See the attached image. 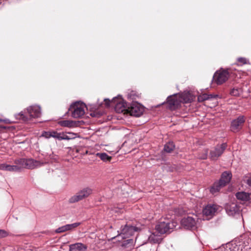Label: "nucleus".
Masks as SVG:
<instances>
[{
	"mask_svg": "<svg viewBox=\"0 0 251 251\" xmlns=\"http://www.w3.org/2000/svg\"><path fill=\"white\" fill-rule=\"evenodd\" d=\"M176 226V223L169 219H161L155 226L156 232L160 234L170 233Z\"/></svg>",
	"mask_w": 251,
	"mask_h": 251,
	"instance_id": "1",
	"label": "nucleus"
},
{
	"mask_svg": "<svg viewBox=\"0 0 251 251\" xmlns=\"http://www.w3.org/2000/svg\"><path fill=\"white\" fill-rule=\"evenodd\" d=\"M105 104L107 106H109L110 104L114 105L115 111L117 113H122L123 112H127V107L126 103L124 101L122 98L118 97L113 99L110 101L109 99H104Z\"/></svg>",
	"mask_w": 251,
	"mask_h": 251,
	"instance_id": "2",
	"label": "nucleus"
},
{
	"mask_svg": "<svg viewBox=\"0 0 251 251\" xmlns=\"http://www.w3.org/2000/svg\"><path fill=\"white\" fill-rule=\"evenodd\" d=\"M93 193V190L90 187H84L78 191L69 200L70 203H73L86 199Z\"/></svg>",
	"mask_w": 251,
	"mask_h": 251,
	"instance_id": "3",
	"label": "nucleus"
},
{
	"mask_svg": "<svg viewBox=\"0 0 251 251\" xmlns=\"http://www.w3.org/2000/svg\"><path fill=\"white\" fill-rule=\"evenodd\" d=\"M42 164L43 163L32 159H25L22 158L17 161V170L21 168L33 169L41 166Z\"/></svg>",
	"mask_w": 251,
	"mask_h": 251,
	"instance_id": "4",
	"label": "nucleus"
},
{
	"mask_svg": "<svg viewBox=\"0 0 251 251\" xmlns=\"http://www.w3.org/2000/svg\"><path fill=\"white\" fill-rule=\"evenodd\" d=\"M86 108L83 102L77 101L72 104L69 110L71 111L73 118H79L84 115Z\"/></svg>",
	"mask_w": 251,
	"mask_h": 251,
	"instance_id": "5",
	"label": "nucleus"
},
{
	"mask_svg": "<svg viewBox=\"0 0 251 251\" xmlns=\"http://www.w3.org/2000/svg\"><path fill=\"white\" fill-rule=\"evenodd\" d=\"M229 77V73L227 70L221 69L217 71L213 76V81L216 84L220 85L225 82Z\"/></svg>",
	"mask_w": 251,
	"mask_h": 251,
	"instance_id": "6",
	"label": "nucleus"
},
{
	"mask_svg": "<svg viewBox=\"0 0 251 251\" xmlns=\"http://www.w3.org/2000/svg\"><path fill=\"white\" fill-rule=\"evenodd\" d=\"M197 216H187L184 217L181 221V225L186 229H192L196 225Z\"/></svg>",
	"mask_w": 251,
	"mask_h": 251,
	"instance_id": "7",
	"label": "nucleus"
},
{
	"mask_svg": "<svg viewBox=\"0 0 251 251\" xmlns=\"http://www.w3.org/2000/svg\"><path fill=\"white\" fill-rule=\"evenodd\" d=\"M143 107L138 103H133L130 107H127V113L135 117H139L143 113Z\"/></svg>",
	"mask_w": 251,
	"mask_h": 251,
	"instance_id": "8",
	"label": "nucleus"
},
{
	"mask_svg": "<svg viewBox=\"0 0 251 251\" xmlns=\"http://www.w3.org/2000/svg\"><path fill=\"white\" fill-rule=\"evenodd\" d=\"M219 208V206L214 204H207L202 210L204 216L207 217V220L211 218L217 212Z\"/></svg>",
	"mask_w": 251,
	"mask_h": 251,
	"instance_id": "9",
	"label": "nucleus"
},
{
	"mask_svg": "<svg viewBox=\"0 0 251 251\" xmlns=\"http://www.w3.org/2000/svg\"><path fill=\"white\" fill-rule=\"evenodd\" d=\"M227 145L226 143H223L220 145H217L210 152V157L212 160H216L220 156L226 149Z\"/></svg>",
	"mask_w": 251,
	"mask_h": 251,
	"instance_id": "10",
	"label": "nucleus"
},
{
	"mask_svg": "<svg viewBox=\"0 0 251 251\" xmlns=\"http://www.w3.org/2000/svg\"><path fill=\"white\" fill-rule=\"evenodd\" d=\"M167 100L168 107L171 110H175L178 108L181 104L180 100H179L177 94L169 96Z\"/></svg>",
	"mask_w": 251,
	"mask_h": 251,
	"instance_id": "11",
	"label": "nucleus"
},
{
	"mask_svg": "<svg viewBox=\"0 0 251 251\" xmlns=\"http://www.w3.org/2000/svg\"><path fill=\"white\" fill-rule=\"evenodd\" d=\"M245 120L243 116H239L237 119L233 120L231 125V130L233 132H237L240 129Z\"/></svg>",
	"mask_w": 251,
	"mask_h": 251,
	"instance_id": "12",
	"label": "nucleus"
},
{
	"mask_svg": "<svg viewBox=\"0 0 251 251\" xmlns=\"http://www.w3.org/2000/svg\"><path fill=\"white\" fill-rule=\"evenodd\" d=\"M226 210L228 215L233 216L239 212L240 208L236 203L231 202L226 204Z\"/></svg>",
	"mask_w": 251,
	"mask_h": 251,
	"instance_id": "13",
	"label": "nucleus"
},
{
	"mask_svg": "<svg viewBox=\"0 0 251 251\" xmlns=\"http://www.w3.org/2000/svg\"><path fill=\"white\" fill-rule=\"evenodd\" d=\"M30 118H36L41 114L40 107L37 105H33L28 107L26 109Z\"/></svg>",
	"mask_w": 251,
	"mask_h": 251,
	"instance_id": "14",
	"label": "nucleus"
},
{
	"mask_svg": "<svg viewBox=\"0 0 251 251\" xmlns=\"http://www.w3.org/2000/svg\"><path fill=\"white\" fill-rule=\"evenodd\" d=\"M80 225V223L78 222L71 224H67L58 227L56 229L55 232L56 233H62L67 231L72 230L78 226Z\"/></svg>",
	"mask_w": 251,
	"mask_h": 251,
	"instance_id": "15",
	"label": "nucleus"
},
{
	"mask_svg": "<svg viewBox=\"0 0 251 251\" xmlns=\"http://www.w3.org/2000/svg\"><path fill=\"white\" fill-rule=\"evenodd\" d=\"M87 246L85 245L77 243L69 246V251H86Z\"/></svg>",
	"mask_w": 251,
	"mask_h": 251,
	"instance_id": "16",
	"label": "nucleus"
},
{
	"mask_svg": "<svg viewBox=\"0 0 251 251\" xmlns=\"http://www.w3.org/2000/svg\"><path fill=\"white\" fill-rule=\"evenodd\" d=\"M137 229L135 226L125 225L122 229V233L127 237L131 236L135 231H137Z\"/></svg>",
	"mask_w": 251,
	"mask_h": 251,
	"instance_id": "17",
	"label": "nucleus"
},
{
	"mask_svg": "<svg viewBox=\"0 0 251 251\" xmlns=\"http://www.w3.org/2000/svg\"><path fill=\"white\" fill-rule=\"evenodd\" d=\"M161 235L155 230V231L151 233L149 236L148 240L151 243H158L161 241Z\"/></svg>",
	"mask_w": 251,
	"mask_h": 251,
	"instance_id": "18",
	"label": "nucleus"
},
{
	"mask_svg": "<svg viewBox=\"0 0 251 251\" xmlns=\"http://www.w3.org/2000/svg\"><path fill=\"white\" fill-rule=\"evenodd\" d=\"M177 96L180 100L181 103L190 102L193 100L191 94L188 92L177 94Z\"/></svg>",
	"mask_w": 251,
	"mask_h": 251,
	"instance_id": "19",
	"label": "nucleus"
},
{
	"mask_svg": "<svg viewBox=\"0 0 251 251\" xmlns=\"http://www.w3.org/2000/svg\"><path fill=\"white\" fill-rule=\"evenodd\" d=\"M231 177L232 175L230 173L225 172L222 174L221 178L219 181L225 186L230 182Z\"/></svg>",
	"mask_w": 251,
	"mask_h": 251,
	"instance_id": "20",
	"label": "nucleus"
},
{
	"mask_svg": "<svg viewBox=\"0 0 251 251\" xmlns=\"http://www.w3.org/2000/svg\"><path fill=\"white\" fill-rule=\"evenodd\" d=\"M236 196L238 200L243 201H248L250 200L251 198V194L246 193L245 192H240L237 193Z\"/></svg>",
	"mask_w": 251,
	"mask_h": 251,
	"instance_id": "21",
	"label": "nucleus"
},
{
	"mask_svg": "<svg viewBox=\"0 0 251 251\" xmlns=\"http://www.w3.org/2000/svg\"><path fill=\"white\" fill-rule=\"evenodd\" d=\"M225 186L221 183L220 181L218 182H215L213 185L211 186L210 188V192L212 194H215L216 193L218 192L222 188L224 187Z\"/></svg>",
	"mask_w": 251,
	"mask_h": 251,
	"instance_id": "22",
	"label": "nucleus"
},
{
	"mask_svg": "<svg viewBox=\"0 0 251 251\" xmlns=\"http://www.w3.org/2000/svg\"><path fill=\"white\" fill-rule=\"evenodd\" d=\"M59 124L64 127H72L76 126L75 122L70 120L61 121L59 122Z\"/></svg>",
	"mask_w": 251,
	"mask_h": 251,
	"instance_id": "23",
	"label": "nucleus"
},
{
	"mask_svg": "<svg viewBox=\"0 0 251 251\" xmlns=\"http://www.w3.org/2000/svg\"><path fill=\"white\" fill-rule=\"evenodd\" d=\"M0 169L7 171L13 172L16 169V167L14 165L2 164L0 165Z\"/></svg>",
	"mask_w": 251,
	"mask_h": 251,
	"instance_id": "24",
	"label": "nucleus"
},
{
	"mask_svg": "<svg viewBox=\"0 0 251 251\" xmlns=\"http://www.w3.org/2000/svg\"><path fill=\"white\" fill-rule=\"evenodd\" d=\"M217 95H208L207 94H203L201 95H200L198 97V100L199 101H202L203 100H207L209 99H211L212 98H215L217 97Z\"/></svg>",
	"mask_w": 251,
	"mask_h": 251,
	"instance_id": "25",
	"label": "nucleus"
},
{
	"mask_svg": "<svg viewBox=\"0 0 251 251\" xmlns=\"http://www.w3.org/2000/svg\"><path fill=\"white\" fill-rule=\"evenodd\" d=\"M175 149V145L174 143L170 142L165 145L164 151L168 153L172 152Z\"/></svg>",
	"mask_w": 251,
	"mask_h": 251,
	"instance_id": "26",
	"label": "nucleus"
},
{
	"mask_svg": "<svg viewBox=\"0 0 251 251\" xmlns=\"http://www.w3.org/2000/svg\"><path fill=\"white\" fill-rule=\"evenodd\" d=\"M96 155L103 161H110L111 157L108 156L106 153H97Z\"/></svg>",
	"mask_w": 251,
	"mask_h": 251,
	"instance_id": "27",
	"label": "nucleus"
},
{
	"mask_svg": "<svg viewBox=\"0 0 251 251\" xmlns=\"http://www.w3.org/2000/svg\"><path fill=\"white\" fill-rule=\"evenodd\" d=\"M61 137H66L63 138L62 140H69L71 139H75L76 137V134L72 132H68L67 134L62 132Z\"/></svg>",
	"mask_w": 251,
	"mask_h": 251,
	"instance_id": "28",
	"label": "nucleus"
},
{
	"mask_svg": "<svg viewBox=\"0 0 251 251\" xmlns=\"http://www.w3.org/2000/svg\"><path fill=\"white\" fill-rule=\"evenodd\" d=\"M62 132H57L54 130H51V137L57 139L59 140H62L64 137H61ZM66 137H65V138Z\"/></svg>",
	"mask_w": 251,
	"mask_h": 251,
	"instance_id": "29",
	"label": "nucleus"
},
{
	"mask_svg": "<svg viewBox=\"0 0 251 251\" xmlns=\"http://www.w3.org/2000/svg\"><path fill=\"white\" fill-rule=\"evenodd\" d=\"M241 90L239 89L233 88L230 92V94L233 96H238L240 95Z\"/></svg>",
	"mask_w": 251,
	"mask_h": 251,
	"instance_id": "30",
	"label": "nucleus"
},
{
	"mask_svg": "<svg viewBox=\"0 0 251 251\" xmlns=\"http://www.w3.org/2000/svg\"><path fill=\"white\" fill-rule=\"evenodd\" d=\"M207 152H208V151L207 150H204L201 154H200L199 155V156L198 157L200 158V159H205L207 158Z\"/></svg>",
	"mask_w": 251,
	"mask_h": 251,
	"instance_id": "31",
	"label": "nucleus"
},
{
	"mask_svg": "<svg viewBox=\"0 0 251 251\" xmlns=\"http://www.w3.org/2000/svg\"><path fill=\"white\" fill-rule=\"evenodd\" d=\"M51 130L49 131H43L42 136L45 137L46 138H49L51 137Z\"/></svg>",
	"mask_w": 251,
	"mask_h": 251,
	"instance_id": "32",
	"label": "nucleus"
},
{
	"mask_svg": "<svg viewBox=\"0 0 251 251\" xmlns=\"http://www.w3.org/2000/svg\"><path fill=\"white\" fill-rule=\"evenodd\" d=\"M7 235V233L6 231L0 229V238L6 237Z\"/></svg>",
	"mask_w": 251,
	"mask_h": 251,
	"instance_id": "33",
	"label": "nucleus"
},
{
	"mask_svg": "<svg viewBox=\"0 0 251 251\" xmlns=\"http://www.w3.org/2000/svg\"><path fill=\"white\" fill-rule=\"evenodd\" d=\"M238 61L239 63H240L242 64H245L247 63V59L245 58L240 57L238 58Z\"/></svg>",
	"mask_w": 251,
	"mask_h": 251,
	"instance_id": "34",
	"label": "nucleus"
},
{
	"mask_svg": "<svg viewBox=\"0 0 251 251\" xmlns=\"http://www.w3.org/2000/svg\"><path fill=\"white\" fill-rule=\"evenodd\" d=\"M18 116L20 117V118H21L22 119V120L24 121H26L28 120V117H25V116H24V114L22 113H20Z\"/></svg>",
	"mask_w": 251,
	"mask_h": 251,
	"instance_id": "35",
	"label": "nucleus"
},
{
	"mask_svg": "<svg viewBox=\"0 0 251 251\" xmlns=\"http://www.w3.org/2000/svg\"><path fill=\"white\" fill-rule=\"evenodd\" d=\"M249 186L251 187V176L246 180Z\"/></svg>",
	"mask_w": 251,
	"mask_h": 251,
	"instance_id": "36",
	"label": "nucleus"
}]
</instances>
